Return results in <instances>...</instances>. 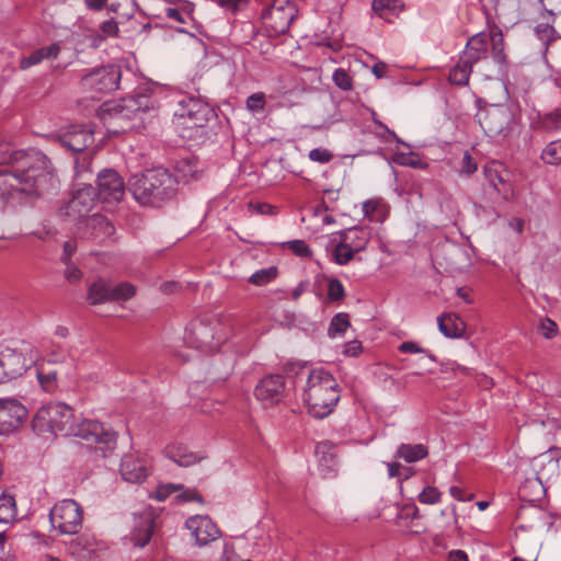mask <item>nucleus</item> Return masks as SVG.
Instances as JSON below:
<instances>
[{"label":"nucleus","instance_id":"8fccbe9b","mask_svg":"<svg viewBox=\"0 0 561 561\" xmlns=\"http://www.w3.org/2000/svg\"><path fill=\"white\" fill-rule=\"evenodd\" d=\"M293 253L301 257H309L312 254L311 249L304 240H293L284 243Z\"/></svg>","mask_w":561,"mask_h":561},{"label":"nucleus","instance_id":"c85d7f7f","mask_svg":"<svg viewBox=\"0 0 561 561\" xmlns=\"http://www.w3.org/2000/svg\"><path fill=\"white\" fill-rule=\"evenodd\" d=\"M428 455V449L423 444H401L397 451L396 458L407 462H416L424 459Z\"/></svg>","mask_w":561,"mask_h":561},{"label":"nucleus","instance_id":"603ef678","mask_svg":"<svg viewBox=\"0 0 561 561\" xmlns=\"http://www.w3.org/2000/svg\"><path fill=\"white\" fill-rule=\"evenodd\" d=\"M38 381L45 391H53L56 388L57 373L56 371H38Z\"/></svg>","mask_w":561,"mask_h":561},{"label":"nucleus","instance_id":"b1692460","mask_svg":"<svg viewBox=\"0 0 561 561\" xmlns=\"http://www.w3.org/2000/svg\"><path fill=\"white\" fill-rule=\"evenodd\" d=\"M370 232L365 228L353 227L340 233V240L354 253L366 249Z\"/></svg>","mask_w":561,"mask_h":561},{"label":"nucleus","instance_id":"393cba45","mask_svg":"<svg viewBox=\"0 0 561 561\" xmlns=\"http://www.w3.org/2000/svg\"><path fill=\"white\" fill-rule=\"evenodd\" d=\"M439 331L449 339L461 337L466 330L465 322L456 313H445L437 318Z\"/></svg>","mask_w":561,"mask_h":561},{"label":"nucleus","instance_id":"052dcab7","mask_svg":"<svg viewBox=\"0 0 561 561\" xmlns=\"http://www.w3.org/2000/svg\"><path fill=\"white\" fill-rule=\"evenodd\" d=\"M221 8L236 12L247 4L248 0H214Z\"/></svg>","mask_w":561,"mask_h":561},{"label":"nucleus","instance_id":"a211bd4d","mask_svg":"<svg viewBox=\"0 0 561 561\" xmlns=\"http://www.w3.org/2000/svg\"><path fill=\"white\" fill-rule=\"evenodd\" d=\"M285 392V380L280 375L264 377L254 389L255 398L266 407L278 403Z\"/></svg>","mask_w":561,"mask_h":561},{"label":"nucleus","instance_id":"4be33fe9","mask_svg":"<svg viewBox=\"0 0 561 561\" xmlns=\"http://www.w3.org/2000/svg\"><path fill=\"white\" fill-rule=\"evenodd\" d=\"M121 81V72H88L82 83L84 87L93 88L96 92H113Z\"/></svg>","mask_w":561,"mask_h":561},{"label":"nucleus","instance_id":"e2e57ef3","mask_svg":"<svg viewBox=\"0 0 561 561\" xmlns=\"http://www.w3.org/2000/svg\"><path fill=\"white\" fill-rule=\"evenodd\" d=\"M362 350H363L362 343L357 340H354V341L347 342L344 345L343 354L346 356L355 357L362 353Z\"/></svg>","mask_w":561,"mask_h":561},{"label":"nucleus","instance_id":"de8ad7c7","mask_svg":"<svg viewBox=\"0 0 561 561\" xmlns=\"http://www.w3.org/2000/svg\"><path fill=\"white\" fill-rule=\"evenodd\" d=\"M101 34L96 36L100 42L108 37H118L119 27L118 23L114 19H110L100 24Z\"/></svg>","mask_w":561,"mask_h":561},{"label":"nucleus","instance_id":"cd10ccee","mask_svg":"<svg viewBox=\"0 0 561 561\" xmlns=\"http://www.w3.org/2000/svg\"><path fill=\"white\" fill-rule=\"evenodd\" d=\"M61 50L59 43H53L49 46L41 47L35 49L30 54V56L24 57L20 61V67L22 69H26L33 66L38 65L44 59L56 58Z\"/></svg>","mask_w":561,"mask_h":561},{"label":"nucleus","instance_id":"bf43d9fd","mask_svg":"<svg viewBox=\"0 0 561 561\" xmlns=\"http://www.w3.org/2000/svg\"><path fill=\"white\" fill-rule=\"evenodd\" d=\"M399 163L402 165H405V167H411L413 169H426L427 168V163L422 161L417 156H414V154L403 156L400 159Z\"/></svg>","mask_w":561,"mask_h":561},{"label":"nucleus","instance_id":"6e6552de","mask_svg":"<svg viewBox=\"0 0 561 561\" xmlns=\"http://www.w3.org/2000/svg\"><path fill=\"white\" fill-rule=\"evenodd\" d=\"M71 419H73V411L70 407L61 402H50L37 410L32 425L39 434L61 433L66 436Z\"/></svg>","mask_w":561,"mask_h":561},{"label":"nucleus","instance_id":"4d7b16f0","mask_svg":"<svg viewBox=\"0 0 561 561\" xmlns=\"http://www.w3.org/2000/svg\"><path fill=\"white\" fill-rule=\"evenodd\" d=\"M265 105V96L263 93H253L247 100V107L254 111H262Z\"/></svg>","mask_w":561,"mask_h":561},{"label":"nucleus","instance_id":"a878e982","mask_svg":"<svg viewBox=\"0 0 561 561\" xmlns=\"http://www.w3.org/2000/svg\"><path fill=\"white\" fill-rule=\"evenodd\" d=\"M164 454L168 458L182 467L195 465L203 459V456L190 451L181 444L168 445L164 449Z\"/></svg>","mask_w":561,"mask_h":561},{"label":"nucleus","instance_id":"6e6d98bb","mask_svg":"<svg viewBox=\"0 0 561 561\" xmlns=\"http://www.w3.org/2000/svg\"><path fill=\"white\" fill-rule=\"evenodd\" d=\"M539 331L546 339H552L558 334V325L551 319L546 318L540 322Z\"/></svg>","mask_w":561,"mask_h":561},{"label":"nucleus","instance_id":"a19ab883","mask_svg":"<svg viewBox=\"0 0 561 561\" xmlns=\"http://www.w3.org/2000/svg\"><path fill=\"white\" fill-rule=\"evenodd\" d=\"M112 300L115 301H124L130 299L135 293L136 288L129 283H121L115 286L111 285Z\"/></svg>","mask_w":561,"mask_h":561},{"label":"nucleus","instance_id":"c756f323","mask_svg":"<svg viewBox=\"0 0 561 561\" xmlns=\"http://www.w3.org/2000/svg\"><path fill=\"white\" fill-rule=\"evenodd\" d=\"M88 301L91 305L112 301L111 284L103 279L93 282L88 289Z\"/></svg>","mask_w":561,"mask_h":561},{"label":"nucleus","instance_id":"aec40b11","mask_svg":"<svg viewBox=\"0 0 561 561\" xmlns=\"http://www.w3.org/2000/svg\"><path fill=\"white\" fill-rule=\"evenodd\" d=\"M59 140L67 149L73 152H81L93 145L94 131L88 126L72 125L67 131L59 136Z\"/></svg>","mask_w":561,"mask_h":561},{"label":"nucleus","instance_id":"473e14b6","mask_svg":"<svg viewBox=\"0 0 561 561\" xmlns=\"http://www.w3.org/2000/svg\"><path fill=\"white\" fill-rule=\"evenodd\" d=\"M316 456L320 463L333 469L335 466V445L329 440L318 443L316 445Z\"/></svg>","mask_w":561,"mask_h":561},{"label":"nucleus","instance_id":"7c9ffc66","mask_svg":"<svg viewBox=\"0 0 561 561\" xmlns=\"http://www.w3.org/2000/svg\"><path fill=\"white\" fill-rule=\"evenodd\" d=\"M342 44L339 41L316 43L312 47V55L317 58L329 59L336 62L340 57Z\"/></svg>","mask_w":561,"mask_h":561},{"label":"nucleus","instance_id":"0eeeda50","mask_svg":"<svg viewBox=\"0 0 561 561\" xmlns=\"http://www.w3.org/2000/svg\"><path fill=\"white\" fill-rule=\"evenodd\" d=\"M37 354L30 344L22 342L15 347L0 351V383L9 382L23 376L36 362Z\"/></svg>","mask_w":561,"mask_h":561},{"label":"nucleus","instance_id":"69168bd1","mask_svg":"<svg viewBox=\"0 0 561 561\" xmlns=\"http://www.w3.org/2000/svg\"><path fill=\"white\" fill-rule=\"evenodd\" d=\"M365 60L363 61L365 67L377 71V70H385L387 65L382 61H377L371 55L364 54Z\"/></svg>","mask_w":561,"mask_h":561},{"label":"nucleus","instance_id":"2f4dec72","mask_svg":"<svg viewBox=\"0 0 561 561\" xmlns=\"http://www.w3.org/2000/svg\"><path fill=\"white\" fill-rule=\"evenodd\" d=\"M88 226L92 229V234L95 237H108L114 232L113 225L100 214H93L87 220Z\"/></svg>","mask_w":561,"mask_h":561},{"label":"nucleus","instance_id":"2eb2a0df","mask_svg":"<svg viewBox=\"0 0 561 561\" xmlns=\"http://www.w3.org/2000/svg\"><path fill=\"white\" fill-rule=\"evenodd\" d=\"M150 470V460L139 453H129L122 458L119 472L122 478L127 482H144L149 476Z\"/></svg>","mask_w":561,"mask_h":561},{"label":"nucleus","instance_id":"5fc2aeb1","mask_svg":"<svg viewBox=\"0 0 561 561\" xmlns=\"http://www.w3.org/2000/svg\"><path fill=\"white\" fill-rule=\"evenodd\" d=\"M332 80L334 83L344 91H348L353 87V79L350 72H333Z\"/></svg>","mask_w":561,"mask_h":561},{"label":"nucleus","instance_id":"680f3d73","mask_svg":"<svg viewBox=\"0 0 561 561\" xmlns=\"http://www.w3.org/2000/svg\"><path fill=\"white\" fill-rule=\"evenodd\" d=\"M478 167L473 158L469 152H465L462 157L461 172L466 174H472L477 171Z\"/></svg>","mask_w":561,"mask_h":561},{"label":"nucleus","instance_id":"f8f14e48","mask_svg":"<svg viewBox=\"0 0 561 561\" xmlns=\"http://www.w3.org/2000/svg\"><path fill=\"white\" fill-rule=\"evenodd\" d=\"M96 204V193L91 185L78 188L61 209V214L72 221L88 220L89 213Z\"/></svg>","mask_w":561,"mask_h":561},{"label":"nucleus","instance_id":"39448f33","mask_svg":"<svg viewBox=\"0 0 561 561\" xmlns=\"http://www.w3.org/2000/svg\"><path fill=\"white\" fill-rule=\"evenodd\" d=\"M176 179L165 169L156 168L133 176L129 191L142 205L158 206L175 193Z\"/></svg>","mask_w":561,"mask_h":561},{"label":"nucleus","instance_id":"c03bdc74","mask_svg":"<svg viewBox=\"0 0 561 561\" xmlns=\"http://www.w3.org/2000/svg\"><path fill=\"white\" fill-rule=\"evenodd\" d=\"M175 501L176 503L196 502L199 504H204V499L196 489L185 488L184 485L182 490L176 492Z\"/></svg>","mask_w":561,"mask_h":561},{"label":"nucleus","instance_id":"f3484780","mask_svg":"<svg viewBox=\"0 0 561 561\" xmlns=\"http://www.w3.org/2000/svg\"><path fill=\"white\" fill-rule=\"evenodd\" d=\"M27 415L25 407L15 399H0V434H5L22 423Z\"/></svg>","mask_w":561,"mask_h":561},{"label":"nucleus","instance_id":"c9c22d12","mask_svg":"<svg viewBox=\"0 0 561 561\" xmlns=\"http://www.w3.org/2000/svg\"><path fill=\"white\" fill-rule=\"evenodd\" d=\"M397 524L404 528H412V522L419 518V508L415 504L409 503L399 507Z\"/></svg>","mask_w":561,"mask_h":561},{"label":"nucleus","instance_id":"4c0bfd02","mask_svg":"<svg viewBox=\"0 0 561 561\" xmlns=\"http://www.w3.org/2000/svg\"><path fill=\"white\" fill-rule=\"evenodd\" d=\"M176 171V181H188L190 179H193L196 176L197 173V165L196 162L190 158H184L180 161H178L175 165Z\"/></svg>","mask_w":561,"mask_h":561},{"label":"nucleus","instance_id":"f257e3e1","mask_svg":"<svg viewBox=\"0 0 561 561\" xmlns=\"http://www.w3.org/2000/svg\"><path fill=\"white\" fill-rule=\"evenodd\" d=\"M55 176L48 158L38 150H14L0 142V197L38 195L53 186Z\"/></svg>","mask_w":561,"mask_h":561},{"label":"nucleus","instance_id":"dca6fc26","mask_svg":"<svg viewBox=\"0 0 561 561\" xmlns=\"http://www.w3.org/2000/svg\"><path fill=\"white\" fill-rule=\"evenodd\" d=\"M185 526L199 546H205L220 537L219 528L208 516H192L186 519Z\"/></svg>","mask_w":561,"mask_h":561},{"label":"nucleus","instance_id":"423d86ee","mask_svg":"<svg viewBox=\"0 0 561 561\" xmlns=\"http://www.w3.org/2000/svg\"><path fill=\"white\" fill-rule=\"evenodd\" d=\"M228 339V327L217 318L192 320L185 330L184 340L191 347L203 352H215Z\"/></svg>","mask_w":561,"mask_h":561},{"label":"nucleus","instance_id":"1a4fd4ad","mask_svg":"<svg viewBox=\"0 0 561 561\" xmlns=\"http://www.w3.org/2000/svg\"><path fill=\"white\" fill-rule=\"evenodd\" d=\"M298 14L291 0H273L262 13V24L268 36L285 34Z\"/></svg>","mask_w":561,"mask_h":561},{"label":"nucleus","instance_id":"6ab92c4d","mask_svg":"<svg viewBox=\"0 0 561 561\" xmlns=\"http://www.w3.org/2000/svg\"><path fill=\"white\" fill-rule=\"evenodd\" d=\"M484 176L488 183L501 195L504 199L508 201L514 196V187L508 180V171L502 163L491 162L483 169Z\"/></svg>","mask_w":561,"mask_h":561},{"label":"nucleus","instance_id":"774afa93","mask_svg":"<svg viewBox=\"0 0 561 561\" xmlns=\"http://www.w3.org/2000/svg\"><path fill=\"white\" fill-rule=\"evenodd\" d=\"M81 271L77 266L69 264V262L67 263L65 276L69 282L79 280L81 278Z\"/></svg>","mask_w":561,"mask_h":561},{"label":"nucleus","instance_id":"3c124183","mask_svg":"<svg viewBox=\"0 0 561 561\" xmlns=\"http://www.w3.org/2000/svg\"><path fill=\"white\" fill-rule=\"evenodd\" d=\"M388 476L390 478H399L400 481L409 479V477L412 474L409 468L403 467L399 462H388Z\"/></svg>","mask_w":561,"mask_h":561},{"label":"nucleus","instance_id":"72a5a7b5","mask_svg":"<svg viewBox=\"0 0 561 561\" xmlns=\"http://www.w3.org/2000/svg\"><path fill=\"white\" fill-rule=\"evenodd\" d=\"M16 516L15 499L2 492L0 494V523H9Z\"/></svg>","mask_w":561,"mask_h":561},{"label":"nucleus","instance_id":"e433bc0d","mask_svg":"<svg viewBox=\"0 0 561 561\" xmlns=\"http://www.w3.org/2000/svg\"><path fill=\"white\" fill-rule=\"evenodd\" d=\"M541 160L546 164L560 165L561 164V138L550 141L541 151Z\"/></svg>","mask_w":561,"mask_h":561},{"label":"nucleus","instance_id":"7ed1b4c3","mask_svg":"<svg viewBox=\"0 0 561 561\" xmlns=\"http://www.w3.org/2000/svg\"><path fill=\"white\" fill-rule=\"evenodd\" d=\"M299 391L309 414L316 419H323L331 414L341 397L336 379L323 368L308 370L304 383L299 386Z\"/></svg>","mask_w":561,"mask_h":561},{"label":"nucleus","instance_id":"338daca9","mask_svg":"<svg viewBox=\"0 0 561 561\" xmlns=\"http://www.w3.org/2000/svg\"><path fill=\"white\" fill-rule=\"evenodd\" d=\"M398 350L401 353H411V354H417V353H424V350L420 347L415 342L407 341L399 345Z\"/></svg>","mask_w":561,"mask_h":561},{"label":"nucleus","instance_id":"9d476101","mask_svg":"<svg viewBox=\"0 0 561 561\" xmlns=\"http://www.w3.org/2000/svg\"><path fill=\"white\" fill-rule=\"evenodd\" d=\"M49 520L60 535H75L82 525V508L70 499L59 501L51 507Z\"/></svg>","mask_w":561,"mask_h":561},{"label":"nucleus","instance_id":"ddd939ff","mask_svg":"<svg viewBox=\"0 0 561 561\" xmlns=\"http://www.w3.org/2000/svg\"><path fill=\"white\" fill-rule=\"evenodd\" d=\"M211 108L205 102L195 98H184L179 102V108L175 112L180 124L188 128L202 127L208 121Z\"/></svg>","mask_w":561,"mask_h":561},{"label":"nucleus","instance_id":"49530a36","mask_svg":"<svg viewBox=\"0 0 561 561\" xmlns=\"http://www.w3.org/2000/svg\"><path fill=\"white\" fill-rule=\"evenodd\" d=\"M541 125L546 130L554 131L561 128V108L547 113L541 117Z\"/></svg>","mask_w":561,"mask_h":561},{"label":"nucleus","instance_id":"37998d69","mask_svg":"<svg viewBox=\"0 0 561 561\" xmlns=\"http://www.w3.org/2000/svg\"><path fill=\"white\" fill-rule=\"evenodd\" d=\"M442 492L432 485L425 486L419 494L417 500L422 504L435 505L442 501Z\"/></svg>","mask_w":561,"mask_h":561},{"label":"nucleus","instance_id":"20e7f679","mask_svg":"<svg viewBox=\"0 0 561 561\" xmlns=\"http://www.w3.org/2000/svg\"><path fill=\"white\" fill-rule=\"evenodd\" d=\"M486 26L488 33L480 32L468 39L459 62L454 70H471L476 62L486 58L489 42L491 45V56L495 65L500 68L510 66L501 27L491 21H488Z\"/></svg>","mask_w":561,"mask_h":561},{"label":"nucleus","instance_id":"bb28decb","mask_svg":"<svg viewBox=\"0 0 561 561\" xmlns=\"http://www.w3.org/2000/svg\"><path fill=\"white\" fill-rule=\"evenodd\" d=\"M371 9L378 16L391 23L404 10V4L400 0H374Z\"/></svg>","mask_w":561,"mask_h":561},{"label":"nucleus","instance_id":"4468645a","mask_svg":"<svg viewBox=\"0 0 561 561\" xmlns=\"http://www.w3.org/2000/svg\"><path fill=\"white\" fill-rule=\"evenodd\" d=\"M99 196L104 204L118 203L125 194V185L121 175L112 169H105L98 175Z\"/></svg>","mask_w":561,"mask_h":561},{"label":"nucleus","instance_id":"412c9836","mask_svg":"<svg viewBox=\"0 0 561 561\" xmlns=\"http://www.w3.org/2000/svg\"><path fill=\"white\" fill-rule=\"evenodd\" d=\"M511 113L503 106L493 105L486 110L481 125L492 136L503 134L510 124Z\"/></svg>","mask_w":561,"mask_h":561},{"label":"nucleus","instance_id":"9b49d317","mask_svg":"<svg viewBox=\"0 0 561 561\" xmlns=\"http://www.w3.org/2000/svg\"><path fill=\"white\" fill-rule=\"evenodd\" d=\"M66 436L81 437L88 442L104 444L112 447L116 443L117 434L111 428L105 427L102 423L93 420H82L71 424Z\"/></svg>","mask_w":561,"mask_h":561},{"label":"nucleus","instance_id":"58836bf2","mask_svg":"<svg viewBox=\"0 0 561 561\" xmlns=\"http://www.w3.org/2000/svg\"><path fill=\"white\" fill-rule=\"evenodd\" d=\"M277 275V270L274 266L262 268L254 272L250 277L249 282L255 286H264L271 283Z\"/></svg>","mask_w":561,"mask_h":561},{"label":"nucleus","instance_id":"f03ea898","mask_svg":"<svg viewBox=\"0 0 561 561\" xmlns=\"http://www.w3.org/2000/svg\"><path fill=\"white\" fill-rule=\"evenodd\" d=\"M157 103L146 95L104 102L96 111L107 133L118 135L141 127V115L154 111Z\"/></svg>","mask_w":561,"mask_h":561},{"label":"nucleus","instance_id":"5701e85b","mask_svg":"<svg viewBox=\"0 0 561 561\" xmlns=\"http://www.w3.org/2000/svg\"><path fill=\"white\" fill-rule=\"evenodd\" d=\"M154 518L151 512H145L135 517V526L130 533V541L134 546L145 547L152 535Z\"/></svg>","mask_w":561,"mask_h":561},{"label":"nucleus","instance_id":"a18cd8bd","mask_svg":"<svg viewBox=\"0 0 561 561\" xmlns=\"http://www.w3.org/2000/svg\"><path fill=\"white\" fill-rule=\"evenodd\" d=\"M183 489V484L165 483L157 486L151 497L159 502L165 501L171 494H174Z\"/></svg>","mask_w":561,"mask_h":561},{"label":"nucleus","instance_id":"864d4df0","mask_svg":"<svg viewBox=\"0 0 561 561\" xmlns=\"http://www.w3.org/2000/svg\"><path fill=\"white\" fill-rule=\"evenodd\" d=\"M333 153L327 148H314L309 152V159L318 163H329L333 159Z\"/></svg>","mask_w":561,"mask_h":561},{"label":"nucleus","instance_id":"79ce46f5","mask_svg":"<svg viewBox=\"0 0 561 561\" xmlns=\"http://www.w3.org/2000/svg\"><path fill=\"white\" fill-rule=\"evenodd\" d=\"M348 327H350L348 316L343 312L337 313L332 318V320L330 322L329 335L335 336L336 334H342L347 330Z\"/></svg>","mask_w":561,"mask_h":561},{"label":"nucleus","instance_id":"ea45409f","mask_svg":"<svg viewBox=\"0 0 561 561\" xmlns=\"http://www.w3.org/2000/svg\"><path fill=\"white\" fill-rule=\"evenodd\" d=\"M354 254L355 253L348 247L339 240L332 250V260L339 265H345L353 260Z\"/></svg>","mask_w":561,"mask_h":561},{"label":"nucleus","instance_id":"0e129e2a","mask_svg":"<svg viewBox=\"0 0 561 561\" xmlns=\"http://www.w3.org/2000/svg\"><path fill=\"white\" fill-rule=\"evenodd\" d=\"M470 72H448V81L455 85H466Z\"/></svg>","mask_w":561,"mask_h":561},{"label":"nucleus","instance_id":"13d9d810","mask_svg":"<svg viewBox=\"0 0 561 561\" xmlns=\"http://www.w3.org/2000/svg\"><path fill=\"white\" fill-rule=\"evenodd\" d=\"M249 208L252 209L253 213L261 215H276L277 209L275 206L266 203H250Z\"/></svg>","mask_w":561,"mask_h":561},{"label":"nucleus","instance_id":"f704fd0d","mask_svg":"<svg viewBox=\"0 0 561 561\" xmlns=\"http://www.w3.org/2000/svg\"><path fill=\"white\" fill-rule=\"evenodd\" d=\"M364 216L370 221H382L386 217V207L381 199H370L363 204Z\"/></svg>","mask_w":561,"mask_h":561},{"label":"nucleus","instance_id":"09e8293b","mask_svg":"<svg viewBox=\"0 0 561 561\" xmlns=\"http://www.w3.org/2000/svg\"><path fill=\"white\" fill-rule=\"evenodd\" d=\"M344 286L337 278L328 279V298L331 301H340L344 298Z\"/></svg>","mask_w":561,"mask_h":561}]
</instances>
